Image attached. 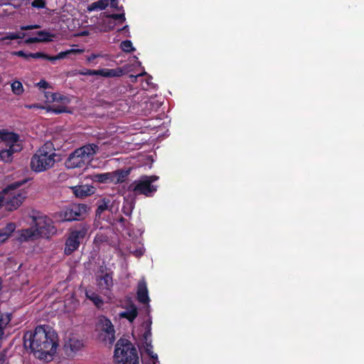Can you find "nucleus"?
Instances as JSON below:
<instances>
[{"mask_svg": "<svg viewBox=\"0 0 364 364\" xmlns=\"http://www.w3.org/2000/svg\"><path fill=\"white\" fill-rule=\"evenodd\" d=\"M40 28V26L38 25H29V26H23L21 27V30H31V29H35V28Z\"/></svg>", "mask_w": 364, "mask_h": 364, "instance_id": "nucleus-40", "label": "nucleus"}, {"mask_svg": "<svg viewBox=\"0 0 364 364\" xmlns=\"http://www.w3.org/2000/svg\"><path fill=\"white\" fill-rule=\"evenodd\" d=\"M27 338L36 358L46 362L53 360L58 346V336L54 331L48 326H40L35 328L33 333H27L25 339Z\"/></svg>", "mask_w": 364, "mask_h": 364, "instance_id": "nucleus-1", "label": "nucleus"}, {"mask_svg": "<svg viewBox=\"0 0 364 364\" xmlns=\"http://www.w3.org/2000/svg\"><path fill=\"white\" fill-rule=\"evenodd\" d=\"M87 35H88V32H87V31H84L81 33V36H87Z\"/></svg>", "mask_w": 364, "mask_h": 364, "instance_id": "nucleus-48", "label": "nucleus"}, {"mask_svg": "<svg viewBox=\"0 0 364 364\" xmlns=\"http://www.w3.org/2000/svg\"><path fill=\"white\" fill-rule=\"evenodd\" d=\"M33 222L40 237L48 238L57 232V228L53 225V220L46 215L35 217L33 218Z\"/></svg>", "mask_w": 364, "mask_h": 364, "instance_id": "nucleus-10", "label": "nucleus"}, {"mask_svg": "<svg viewBox=\"0 0 364 364\" xmlns=\"http://www.w3.org/2000/svg\"><path fill=\"white\" fill-rule=\"evenodd\" d=\"M44 95L48 102H59L62 105L58 108L51 106L47 107L48 112L60 114L67 112L65 105L70 102V99L68 96L63 95L60 93L50 92H46Z\"/></svg>", "mask_w": 364, "mask_h": 364, "instance_id": "nucleus-11", "label": "nucleus"}, {"mask_svg": "<svg viewBox=\"0 0 364 364\" xmlns=\"http://www.w3.org/2000/svg\"><path fill=\"white\" fill-rule=\"evenodd\" d=\"M97 327L105 333L104 340L109 341L110 343L114 342L115 340L114 329L110 320L105 316L100 317Z\"/></svg>", "mask_w": 364, "mask_h": 364, "instance_id": "nucleus-14", "label": "nucleus"}, {"mask_svg": "<svg viewBox=\"0 0 364 364\" xmlns=\"http://www.w3.org/2000/svg\"><path fill=\"white\" fill-rule=\"evenodd\" d=\"M82 75H101L105 77H119L122 75L123 70L122 68L117 69H100V70H90L85 69L79 73Z\"/></svg>", "mask_w": 364, "mask_h": 364, "instance_id": "nucleus-15", "label": "nucleus"}, {"mask_svg": "<svg viewBox=\"0 0 364 364\" xmlns=\"http://www.w3.org/2000/svg\"><path fill=\"white\" fill-rule=\"evenodd\" d=\"M56 154L51 143H46L31 159V168L36 173L51 168L55 163Z\"/></svg>", "mask_w": 364, "mask_h": 364, "instance_id": "nucleus-2", "label": "nucleus"}, {"mask_svg": "<svg viewBox=\"0 0 364 364\" xmlns=\"http://www.w3.org/2000/svg\"><path fill=\"white\" fill-rule=\"evenodd\" d=\"M25 36L23 33H12L8 32L4 35L0 34V41H4L6 45H9V42L7 41H12L19 38H23Z\"/></svg>", "mask_w": 364, "mask_h": 364, "instance_id": "nucleus-24", "label": "nucleus"}, {"mask_svg": "<svg viewBox=\"0 0 364 364\" xmlns=\"http://www.w3.org/2000/svg\"><path fill=\"white\" fill-rule=\"evenodd\" d=\"M127 28H128V26H125L122 28V30L127 29Z\"/></svg>", "mask_w": 364, "mask_h": 364, "instance_id": "nucleus-49", "label": "nucleus"}, {"mask_svg": "<svg viewBox=\"0 0 364 364\" xmlns=\"http://www.w3.org/2000/svg\"><path fill=\"white\" fill-rule=\"evenodd\" d=\"M87 212L85 204H72L68 207L55 213L53 218L56 222L62 223L83 218Z\"/></svg>", "mask_w": 364, "mask_h": 364, "instance_id": "nucleus-7", "label": "nucleus"}, {"mask_svg": "<svg viewBox=\"0 0 364 364\" xmlns=\"http://www.w3.org/2000/svg\"><path fill=\"white\" fill-rule=\"evenodd\" d=\"M12 93L16 96H20L24 92L23 84L18 80H14L11 83Z\"/></svg>", "mask_w": 364, "mask_h": 364, "instance_id": "nucleus-28", "label": "nucleus"}, {"mask_svg": "<svg viewBox=\"0 0 364 364\" xmlns=\"http://www.w3.org/2000/svg\"><path fill=\"white\" fill-rule=\"evenodd\" d=\"M16 233L17 240L21 242L34 240L40 237L35 225L29 228L18 230Z\"/></svg>", "mask_w": 364, "mask_h": 364, "instance_id": "nucleus-16", "label": "nucleus"}, {"mask_svg": "<svg viewBox=\"0 0 364 364\" xmlns=\"http://www.w3.org/2000/svg\"><path fill=\"white\" fill-rule=\"evenodd\" d=\"M136 316L137 310L134 305L130 306V307L128 309L119 313L120 317L125 318L128 319L130 322L133 321L134 318L136 317Z\"/></svg>", "mask_w": 364, "mask_h": 364, "instance_id": "nucleus-25", "label": "nucleus"}, {"mask_svg": "<svg viewBox=\"0 0 364 364\" xmlns=\"http://www.w3.org/2000/svg\"><path fill=\"white\" fill-rule=\"evenodd\" d=\"M29 57L33 58H44L49 60L50 56L43 53H29Z\"/></svg>", "mask_w": 364, "mask_h": 364, "instance_id": "nucleus-34", "label": "nucleus"}, {"mask_svg": "<svg viewBox=\"0 0 364 364\" xmlns=\"http://www.w3.org/2000/svg\"><path fill=\"white\" fill-rule=\"evenodd\" d=\"M113 360L114 364H139L137 350L127 339H119L117 342Z\"/></svg>", "mask_w": 364, "mask_h": 364, "instance_id": "nucleus-4", "label": "nucleus"}, {"mask_svg": "<svg viewBox=\"0 0 364 364\" xmlns=\"http://www.w3.org/2000/svg\"><path fill=\"white\" fill-rule=\"evenodd\" d=\"M134 60L136 61V63L139 66H140L141 63L137 60V58H136V57H134Z\"/></svg>", "mask_w": 364, "mask_h": 364, "instance_id": "nucleus-47", "label": "nucleus"}, {"mask_svg": "<svg viewBox=\"0 0 364 364\" xmlns=\"http://www.w3.org/2000/svg\"><path fill=\"white\" fill-rule=\"evenodd\" d=\"M129 252L136 257H140L144 254V249L143 245L139 244V246L135 250H132V247H130Z\"/></svg>", "mask_w": 364, "mask_h": 364, "instance_id": "nucleus-32", "label": "nucleus"}, {"mask_svg": "<svg viewBox=\"0 0 364 364\" xmlns=\"http://www.w3.org/2000/svg\"><path fill=\"white\" fill-rule=\"evenodd\" d=\"M152 77L149 76L148 79L145 80L144 82L142 83V88L144 90H147L151 87H154L153 83L151 82Z\"/></svg>", "mask_w": 364, "mask_h": 364, "instance_id": "nucleus-35", "label": "nucleus"}, {"mask_svg": "<svg viewBox=\"0 0 364 364\" xmlns=\"http://www.w3.org/2000/svg\"><path fill=\"white\" fill-rule=\"evenodd\" d=\"M6 360V356L4 353H0V364H3Z\"/></svg>", "mask_w": 364, "mask_h": 364, "instance_id": "nucleus-44", "label": "nucleus"}, {"mask_svg": "<svg viewBox=\"0 0 364 364\" xmlns=\"http://www.w3.org/2000/svg\"><path fill=\"white\" fill-rule=\"evenodd\" d=\"M37 85L40 88H43V89H46L50 87L49 84L46 80H41L40 82H38Z\"/></svg>", "mask_w": 364, "mask_h": 364, "instance_id": "nucleus-39", "label": "nucleus"}, {"mask_svg": "<svg viewBox=\"0 0 364 364\" xmlns=\"http://www.w3.org/2000/svg\"><path fill=\"white\" fill-rule=\"evenodd\" d=\"M109 207V202L108 201H105V200H103L102 201L100 205H98V208H97V214H101L104 210H105L106 209H107Z\"/></svg>", "mask_w": 364, "mask_h": 364, "instance_id": "nucleus-33", "label": "nucleus"}, {"mask_svg": "<svg viewBox=\"0 0 364 364\" xmlns=\"http://www.w3.org/2000/svg\"><path fill=\"white\" fill-rule=\"evenodd\" d=\"M120 48L123 51L127 53L134 51L135 50V48L132 46V43L131 42V41L128 40L122 41L121 43Z\"/></svg>", "mask_w": 364, "mask_h": 364, "instance_id": "nucleus-31", "label": "nucleus"}, {"mask_svg": "<svg viewBox=\"0 0 364 364\" xmlns=\"http://www.w3.org/2000/svg\"><path fill=\"white\" fill-rule=\"evenodd\" d=\"M112 173V183H118L124 181L128 176V171H124L122 170L111 172Z\"/></svg>", "mask_w": 364, "mask_h": 364, "instance_id": "nucleus-27", "label": "nucleus"}, {"mask_svg": "<svg viewBox=\"0 0 364 364\" xmlns=\"http://www.w3.org/2000/svg\"><path fill=\"white\" fill-rule=\"evenodd\" d=\"M102 55H100V54H95V53H92L90 55L87 56V60L88 62H92V60H94L95 58H99V57H102Z\"/></svg>", "mask_w": 364, "mask_h": 364, "instance_id": "nucleus-42", "label": "nucleus"}, {"mask_svg": "<svg viewBox=\"0 0 364 364\" xmlns=\"http://www.w3.org/2000/svg\"><path fill=\"white\" fill-rule=\"evenodd\" d=\"M85 296L87 299L90 300L97 308L100 309L103 306L104 301L95 292L87 290L85 292Z\"/></svg>", "mask_w": 364, "mask_h": 364, "instance_id": "nucleus-21", "label": "nucleus"}, {"mask_svg": "<svg viewBox=\"0 0 364 364\" xmlns=\"http://www.w3.org/2000/svg\"><path fill=\"white\" fill-rule=\"evenodd\" d=\"M4 196H2V193L1 192H0V208L2 207L3 205V203H4Z\"/></svg>", "mask_w": 364, "mask_h": 364, "instance_id": "nucleus-46", "label": "nucleus"}, {"mask_svg": "<svg viewBox=\"0 0 364 364\" xmlns=\"http://www.w3.org/2000/svg\"><path fill=\"white\" fill-rule=\"evenodd\" d=\"M112 284V278L108 274H105L98 279V285L102 289H109Z\"/></svg>", "mask_w": 364, "mask_h": 364, "instance_id": "nucleus-26", "label": "nucleus"}, {"mask_svg": "<svg viewBox=\"0 0 364 364\" xmlns=\"http://www.w3.org/2000/svg\"><path fill=\"white\" fill-rule=\"evenodd\" d=\"M38 37H32L26 40V43H33L37 42H49L53 40L55 35L45 31L37 32Z\"/></svg>", "mask_w": 364, "mask_h": 364, "instance_id": "nucleus-17", "label": "nucleus"}, {"mask_svg": "<svg viewBox=\"0 0 364 364\" xmlns=\"http://www.w3.org/2000/svg\"><path fill=\"white\" fill-rule=\"evenodd\" d=\"M73 193L75 196L83 198L94 193V187L88 185L77 186L73 188Z\"/></svg>", "mask_w": 364, "mask_h": 364, "instance_id": "nucleus-19", "label": "nucleus"}, {"mask_svg": "<svg viewBox=\"0 0 364 364\" xmlns=\"http://www.w3.org/2000/svg\"><path fill=\"white\" fill-rule=\"evenodd\" d=\"M46 3L43 0H34L32 2V6L36 8H44Z\"/></svg>", "mask_w": 364, "mask_h": 364, "instance_id": "nucleus-36", "label": "nucleus"}, {"mask_svg": "<svg viewBox=\"0 0 364 364\" xmlns=\"http://www.w3.org/2000/svg\"><path fill=\"white\" fill-rule=\"evenodd\" d=\"M83 346V343L82 341L75 338H69L68 341H66L65 344V347L67 349H70L72 352H76L82 348Z\"/></svg>", "mask_w": 364, "mask_h": 364, "instance_id": "nucleus-22", "label": "nucleus"}, {"mask_svg": "<svg viewBox=\"0 0 364 364\" xmlns=\"http://www.w3.org/2000/svg\"><path fill=\"white\" fill-rule=\"evenodd\" d=\"M99 150L97 145L88 144L75 149L70 154L65 161V166L68 168L82 167L89 164Z\"/></svg>", "mask_w": 364, "mask_h": 364, "instance_id": "nucleus-3", "label": "nucleus"}, {"mask_svg": "<svg viewBox=\"0 0 364 364\" xmlns=\"http://www.w3.org/2000/svg\"><path fill=\"white\" fill-rule=\"evenodd\" d=\"M93 177H94V180L96 181H99L101 183H112L111 172L96 174Z\"/></svg>", "mask_w": 364, "mask_h": 364, "instance_id": "nucleus-30", "label": "nucleus"}, {"mask_svg": "<svg viewBox=\"0 0 364 364\" xmlns=\"http://www.w3.org/2000/svg\"><path fill=\"white\" fill-rule=\"evenodd\" d=\"M4 147L0 150V161L9 163L14 159V154L22 149V145L17 134L11 132L6 134L3 140Z\"/></svg>", "mask_w": 364, "mask_h": 364, "instance_id": "nucleus-5", "label": "nucleus"}, {"mask_svg": "<svg viewBox=\"0 0 364 364\" xmlns=\"http://www.w3.org/2000/svg\"><path fill=\"white\" fill-rule=\"evenodd\" d=\"M159 177L156 176H142L139 180L132 183L129 189L135 194H143L146 196H151L156 191V187L151 185V183L157 181Z\"/></svg>", "mask_w": 364, "mask_h": 364, "instance_id": "nucleus-8", "label": "nucleus"}, {"mask_svg": "<svg viewBox=\"0 0 364 364\" xmlns=\"http://www.w3.org/2000/svg\"><path fill=\"white\" fill-rule=\"evenodd\" d=\"M87 231L88 228L85 225H82L70 231L65 242V253L70 255L76 250L85 239Z\"/></svg>", "mask_w": 364, "mask_h": 364, "instance_id": "nucleus-9", "label": "nucleus"}, {"mask_svg": "<svg viewBox=\"0 0 364 364\" xmlns=\"http://www.w3.org/2000/svg\"><path fill=\"white\" fill-rule=\"evenodd\" d=\"M12 54L15 55H17V56H19V57L24 58H30L29 57V54H26L23 51H22V50L14 51V52L12 53Z\"/></svg>", "mask_w": 364, "mask_h": 364, "instance_id": "nucleus-37", "label": "nucleus"}, {"mask_svg": "<svg viewBox=\"0 0 364 364\" xmlns=\"http://www.w3.org/2000/svg\"><path fill=\"white\" fill-rule=\"evenodd\" d=\"M137 297L139 301L142 304H148L149 297L148 295V289L144 281H141L138 285Z\"/></svg>", "mask_w": 364, "mask_h": 364, "instance_id": "nucleus-20", "label": "nucleus"}, {"mask_svg": "<svg viewBox=\"0 0 364 364\" xmlns=\"http://www.w3.org/2000/svg\"><path fill=\"white\" fill-rule=\"evenodd\" d=\"M108 4H109L107 0H100L91 4L88 7V10L90 11L95 10H103L107 7Z\"/></svg>", "mask_w": 364, "mask_h": 364, "instance_id": "nucleus-29", "label": "nucleus"}, {"mask_svg": "<svg viewBox=\"0 0 364 364\" xmlns=\"http://www.w3.org/2000/svg\"><path fill=\"white\" fill-rule=\"evenodd\" d=\"M146 75V72H143V73H139V74H138L136 75H129L130 81L132 82H135L139 77L142 76V75Z\"/></svg>", "mask_w": 364, "mask_h": 364, "instance_id": "nucleus-38", "label": "nucleus"}, {"mask_svg": "<svg viewBox=\"0 0 364 364\" xmlns=\"http://www.w3.org/2000/svg\"><path fill=\"white\" fill-rule=\"evenodd\" d=\"M110 5L113 8H117V0H110Z\"/></svg>", "mask_w": 364, "mask_h": 364, "instance_id": "nucleus-45", "label": "nucleus"}, {"mask_svg": "<svg viewBox=\"0 0 364 364\" xmlns=\"http://www.w3.org/2000/svg\"><path fill=\"white\" fill-rule=\"evenodd\" d=\"M143 326L145 329L143 337L144 340V348L149 358L146 359L144 364H159L158 361V356L152 350V346L151 344V321L148 319L143 323Z\"/></svg>", "mask_w": 364, "mask_h": 364, "instance_id": "nucleus-12", "label": "nucleus"}, {"mask_svg": "<svg viewBox=\"0 0 364 364\" xmlns=\"http://www.w3.org/2000/svg\"><path fill=\"white\" fill-rule=\"evenodd\" d=\"M26 107H27L28 109L40 108V109H46L47 111V107L41 106V105H39L38 104L26 105Z\"/></svg>", "mask_w": 364, "mask_h": 364, "instance_id": "nucleus-41", "label": "nucleus"}, {"mask_svg": "<svg viewBox=\"0 0 364 364\" xmlns=\"http://www.w3.org/2000/svg\"><path fill=\"white\" fill-rule=\"evenodd\" d=\"M126 21L124 13L107 15L98 26L100 32H107Z\"/></svg>", "mask_w": 364, "mask_h": 364, "instance_id": "nucleus-13", "label": "nucleus"}, {"mask_svg": "<svg viewBox=\"0 0 364 364\" xmlns=\"http://www.w3.org/2000/svg\"><path fill=\"white\" fill-rule=\"evenodd\" d=\"M83 52H84L83 49L72 48V49L67 50L65 51L60 52L57 55L50 56L49 60L52 61V60H60V59H63V58H66L69 55H71V54H80V53H82Z\"/></svg>", "mask_w": 364, "mask_h": 364, "instance_id": "nucleus-23", "label": "nucleus"}, {"mask_svg": "<svg viewBox=\"0 0 364 364\" xmlns=\"http://www.w3.org/2000/svg\"><path fill=\"white\" fill-rule=\"evenodd\" d=\"M11 132H5L4 130H1L0 129V139L3 141L4 139V136L6 134H10Z\"/></svg>", "mask_w": 364, "mask_h": 364, "instance_id": "nucleus-43", "label": "nucleus"}, {"mask_svg": "<svg viewBox=\"0 0 364 364\" xmlns=\"http://www.w3.org/2000/svg\"><path fill=\"white\" fill-rule=\"evenodd\" d=\"M109 0H107V1L108 2Z\"/></svg>", "mask_w": 364, "mask_h": 364, "instance_id": "nucleus-50", "label": "nucleus"}, {"mask_svg": "<svg viewBox=\"0 0 364 364\" xmlns=\"http://www.w3.org/2000/svg\"><path fill=\"white\" fill-rule=\"evenodd\" d=\"M16 228V224L9 223L0 229V246L6 242Z\"/></svg>", "mask_w": 364, "mask_h": 364, "instance_id": "nucleus-18", "label": "nucleus"}, {"mask_svg": "<svg viewBox=\"0 0 364 364\" xmlns=\"http://www.w3.org/2000/svg\"><path fill=\"white\" fill-rule=\"evenodd\" d=\"M19 186L18 183H12L1 191L6 208L9 210L17 209L26 198L25 191L17 188Z\"/></svg>", "mask_w": 364, "mask_h": 364, "instance_id": "nucleus-6", "label": "nucleus"}]
</instances>
